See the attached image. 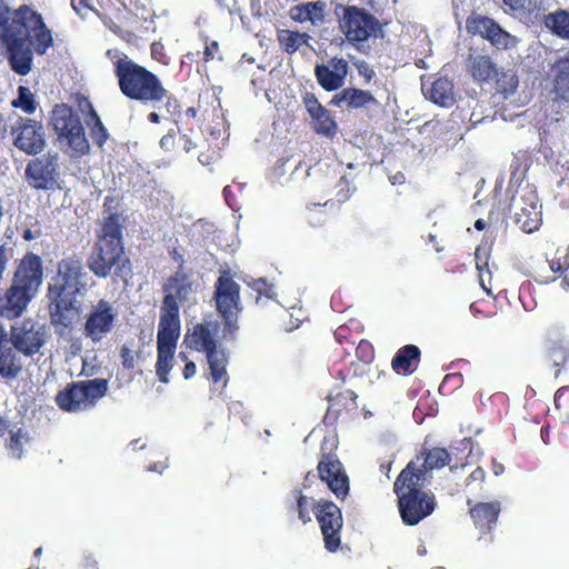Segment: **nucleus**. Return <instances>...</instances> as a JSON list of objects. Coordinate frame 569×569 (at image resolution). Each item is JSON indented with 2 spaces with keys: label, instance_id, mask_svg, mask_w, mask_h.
<instances>
[{
  "label": "nucleus",
  "instance_id": "obj_10",
  "mask_svg": "<svg viewBox=\"0 0 569 569\" xmlns=\"http://www.w3.org/2000/svg\"><path fill=\"white\" fill-rule=\"evenodd\" d=\"M108 388L104 378L73 381L57 392L54 401L61 411L77 413L92 409L107 395Z\"/></svg>",
  "mask_w": 569,
  "mask_h": 569
},
{
  "label": "nucleus",
  "instance_id": "obj_38",
  "mask_svg": "<svg viewBox=\"0 0 569 569\" xmlns=\"http://www.w3.org/2000/svg\"><path fill=\"white\" fill-rule=\"evenodd\" d=\"M545 24L557 37L569 40V11L558 9L547 14Z\"/></svg>",
  "mask_w": 569,
  "mask_h": 569
},
{
  "label": "nucleus",
  "instance_id": "obj_50",
  "mask_svg": "<svg viewBox=\"0 0 569 569\" xmlns=\"http://www.w3.org/2000/svg\"><path fill=\"white\" fill-rule=\"evenodd\" d=\"M13 256V248L9 243L0 242V281L3 278L8 263Z\"/></svg>",
  "mask_w": 569,
  "mask_h": 569
},
{
  "label": "nucleus",
  "instance_id": "obj_46",
  "mask_svg": "<svg viewBox=\"0 0 569 569\" xmlns=\"http://www.w3.org/2000/svg\"><path fill=\"white\" fill-rule=\"evenodd\" d=\"M549 357L553 365L559 367L569 359V348L562 343H553L549 349Z\"/></svg>",
  "mask_w": 569,
  "mask_h": 569
},
{
  "label": "nucleus",
  "instance_id": "obj_52",
  "mask_svg": "<svg viewBox=\"0 0 569 569\" xmlns=\"http://www.w3.org/2000/svg\"><path fill=\"white\" fill-rule=\"evenodd\" d=\"M555 407L565 411L569 409V386L561 387L556 391Z\"/></svg>",
  "mask_w": 569,
  "mask_h": 569
},
{
  "label": "nucleus",
  "instance_id": "obj_29",
  "mask_svg": "<svg viewBox=\"0 0 569 569\" xmlns=\"http://www.w3.org/2000/svg\"><path fill=\"white\" fill-rule=\"evenodd\" d=\"M422 92L426 98L440 107L449 108L456 101L453 83L446 77L435 79L430 86L423 82Z\"/></svg>",
  "mask_w": 569,
  "mask_h": 569
},
{
  "label": "nucleus",
  "instance_id": "obj_14",
  "mask_svg": "<svg viewBox=\"0 0 569 569\" xmlns=\"http://www.w3.org/2000/svg\"><path fill=\"white\" fill-rule=\"evenodd\" d=\"M513 221L519 228L531 233L541 224V211L536 189L527 183L519 186L509 204Z\"/></svg>",
  "mask_w": 569,
  "mask_h": 569
},
{
  "label": "nucleus",
  "instance_id": "obj_24",
  "mask_svg": "<svg viewBox=\"0 0 569 569\" xmlns=\"http://www.w3.org/2000/svg\"><path fill=\"white\" fill-rule=\"evenodd\" d=\"M349 67L346 59L332 57L327 62L316 64L315 77L323 90L331 92L342 88Z\"/></svg>",
  "mask_w": 569,
  "mask_h": 569
},
{
  "label": "nucleus",
  "instance_id": "obj_20",
  "mask_svg": "<svg viewBox=\"0 0 569 569\" xmlns=\"http://www.w3.org/2000/svg\"><path fill=\"white\" fill-rule=\"evenodd\" d=\"M117 311L106 299H100L91 307L83 326V333L92 342L97 343L104 339L113 329Z\"/></svg>",
  "mask_w": 569,
  "mask_h": 569
},
{
  "label": "nucleus",
  "instance_id": "obj_60",
  "mask_svg": "<svg viewBox=\"0 0 569 569\" xmlns=\"http://www.w3.org/2000/svg\"><path fill=\"white\" fill-rule=\"evenodd\" d=\"M486 478V471L481 467H477L467 478L466 485L470 486L472 482H483Z\"/></svg>",
  "mask_w": 569,
  "mask_h": 569
},
{
  "label": "nucleus",
  "instance_id": "obj_17",
  "mask_svg": "<svg viewBox=\"0 0 569 569\" xmlns=\"http://www.w3.org/2000/svg\"><path fill=\"white\" fill-rule=\"evenodd\" d=\"M12 144L28 156L40 154L46 146V131L41 121L18 117L10 130Z\"/></svg>",
  "mask_w": 569,
  "mask_h": 569
},
{
  "label": "nucleus",
  "instance_id": "obj_2",
  "mask_svg": "<svg viewBox=\"0 0 569 569\" xmlns=\"http://www.w3.org/2000/svg\"><path fill=\"white\" fill-rule=\"evenodd\" d=\"M106 56L112 61L119 90L126 98L144 106L163 102L171 117L180 114L181 106L178 98L164 88L154 72L139 64L124 52L108 50Z\"/></svg>",
  "mask_w": 569,
  "mask_h": 569
},
{
  "label": "nucleus",
  "instance_id": "obj_57",
  "mask_svg": "<svg viewBox=\"0 0 569 569\" xmlns=\"http://www.w3.org/2000/svg\"><path fill=\"white\" fill-rule=\"evenodd\" d=\"M179 357L186 361L182 375L186 380L192 378L197 372V366L193 361H187L188 357L186 353L180 352Z\"/></svg>",
  "mask_w": 569,
  "mask_h": 569
},
{
  "label": "nucleus",
  "instance_id": "obj_64",
  "mask_svg": "<svg viewBox=\"0 0 569 569\" xmlns=\"http://www.w3.org/2000/svg\"><path fill=\"white\" fill-rule=\"evenodd\" d=\"M181 140L183 141V150L186 152H190L191 150H193L196 148V144L192 142V140L187 134H182Z\"/></svg>",
  "mask_w": 569,
  "mask_h": 569
},
{
  "label": "nucleus",
  "instance_id": "obj_55",
  "mask_svg": "<svg viewBox=\"0 0 569 569\" xmlns=\"http://www.w3.org/2000/svg\"><path fill=\"white\" fill-rule=\"evenodd\" d=\"M218 52H219V42L216 40L208 41V37H206V47L203 50V61L204 62L212 61Z\"/></svg>",
  "mask_w": 569,
  "mask_h": 569
},
{
  "label": "nucleus",
  "instance_id": "obj_3",
  "mask_svg": "<svg viewBox=\"0 0 569 569\" xmlns=\"http://www.w3.org/2000/svg\"><path fill=\"white\" fill-rule=\"evenodd\" d=\"M87 267L99 279L111 277L114 282H127L131 277L132 266L126 254L122 224L118 213L111 212L103 219L88 254Z\"/></svg>",
  "mask_w": 569,
  "mask_h": 569
},
{
  "label": "nucleus",
  "instance_id": "obj_22",
  "mask_svg": "<svg viewBox=\"0 0 569 569\" xmlns=\"http://www.w3.org/2000/svg\"><path fill=\"white\" fill-rule=\"evenodd\" d=\"M466 30L470 36H479L498 49H507L513 38L505 31L493 19L472 12L466 19Z\"/></svg>",
  "mask_w": 569,
  "mask_h": 569
},
{
  "label": "nucleus",
  "instance_id": "obj_44",
  "mask_svg": "<svg viewBox=\"0 0 569 569\" xmlns=\"http://www.w3.org/2000/svg\"><path fill=\"white\" fill-rule=\"evenodd\" d=\"M356 356L360 362L370 365L375 359V348L368 340H360L356 347Z\"/></svg>",
  "mask_w": 569,
  "mask_h": 569
},
{
  "label": "nucleus",
  "instance_id": "obj_54",
  "mask_svg": "<svg viewBox=\"0 0 569 569\" xmlns=\"http://www.w3.org/2000/svg\"><path fill=\"white\" fill-rule=\"evenodd\" d=\"M71 6L80 16H86L89 11L94 10L93 0H71Z\"/></svg>",
  "mask_w": 569,
  "mask_h": 569
},
{
  "label": "nucleus",
  "instance_id": "obj_8",
  "mask_svg": "<svg viewBox=\"0 0 569 569\" xmlns=\"http://www.w3.org/2000/svg\"><path fill=\"white\" fill-rule=\"evenodd\" d=\"M50 124L57 140L70 158H81L90 153L91 147L78 112L67 103L56 104L50 112Z\"/></svg>",
  "mask_w": 569,
  "mask_h": 569
},
{
  "label": "nucleus",
  "instance_id": "obj_18",
  "mask_svg": "<svg viewBox=\"0 0 569 569\" xmlns=\"http://www.w3.org/2000/svg\"><path fill=\"white\" fill-rule=\"evenodd\" d=\"M9 340L17 351L26 357H32L44 346L47 331L43 325L26 318L10 327Z\"/></svg>",
  "mask_w": 569,
  "mask_h": 569
},
{
  "label": "nucleus",
  "instance_id": "obj_32",
  "mask_svg": "<svg viewBox=\"0 0 569 569\" xmlns=\"http://www.w3.org/2000/svg\"><path fill=\"white\" fill-rule=\"evenodd\" d=\"M451 458L447 449L435 447L426 450L421 456H417V470L422 472L423 481H427V475L433 469H440L449 465Z\"/></svg>",
  "mask_w": 569,
  "mask_h": 569
},
{
  "label": "nucleus",
  "instance_id": "obj_21",
  "mask_svg": "<svg viewBox=\"0 0 569 569\" xmlns=\"http://www.w3.org/2000/svg\"><path fill=\"white\" fill-rule=\"evenodd\" d=\"M77 296L48 291L50 323L59 336L64 335L79 316Z\"/></svg>",
  "mask_w": 569,
  "mask_h": 569
},
{
  "label": "nucleus",
  "instance_id": "obj_27",
  "mask_svg": "<svg viewBox=\"0 0 569 569\" xmlns=\"http://www.w3.org/2000/svg\"><path fill=\"white\" fill-rule=\"evenodd\" d=\"M466 69L476 82H488L497 74V64L491 57L477 50H470Z\"/></svg>",
  "mask_w": 569,
  "mask_h": 569
},
{
  "label": "nucleus",
  "instance_id": "obj_7",
  "mask_svg": "<svg viewBox=\"0 0 569 569\" xmlns=\"http://www.w3.org/2000/svg\"><path fill=\"white\" fill-rule=\"evenodd\" d=\"M217 328L218 322L196 323L184 336V342L190 349L206 355L211 381L226 387L229 380L227 372L229 357L226 349L218 347L213 335Z\"/></svg>",
  "mask_w": 569,
  "mask_h": 569
},
{
  "label": "nucleus",
  "instance_id": "obj_45",
  "mask_svg": "<svg viewBox=\"0 0 569 569\" xmlns=\"http://www.w3.org/2000/svg\"><path fill=\"white\" fill-rule=\"evenodd\" d=\"M368 366L363 362H351L350 366L346 370H339L338 376L340 377L342 382H347L348 379L355 377H363L368 373Z\"/></svg>",
  "mask_w": 569,
  "mask_h": 569
},
{
  "label": "nucleus",
  "instance_id": "obj_30",
  "mask_svg": "<svg viewBox=\"0 0 569 569\" xmlns=\"http://www.w3.org/2000/svg\"><path fill=\"white\" fill-rule=\"evenodd\" d=\"M421 358V351L416 345H406L398 349L391 360V368L398 375H412Z\"/></svg>",
  "mask_w": 569,
  "mask_h": 569
},
{
  "label": "nucleus",
  "instance_id": "obj_47",
  "mask_svg": "<svg viewBox=\"0 0 569 569\" xmlns=\"http://www.w3.org/2000/svg\"><path fill=\"white\" fill-rule=\"evenodd\" d=\"M296 511L302 523H308L311 521L310 511H312V506H310L309 498L301 492L297 498Z\"/></svg>",
  "mask_w": 569,
  "mask_h": 569
},
{
  "label": "nucleus",
  "instance_id": "obj_15",
  "mask_svg": "<svg viewBox=\"0 0 569 569\" xmlns=\"http://www.w3.org/2000/svg\"><path fill=\"white\" fill-rule=\"evenodd\" d=\"M29 186L36 190H56L60 188V156L56 151L36 156L24 170Z\"/></svg>",
  "mask_w": 569,
  "mask_h": 569
},
{
  "label": "nucleus",
  "instance_id": "obj_1",
  "mask_svg": "<svg viewBox=\"0 0 569 569\" xmlns=\"http://www.w3.org/2000/svg\"><path fill=\"white\" fill-rule=\"evenodd\" d=\"M0 43L11 70L27 76L32 69L33 52L46 54L53 46V37L41 13L31 6L21 4L12 10L0 0Z\"/></svg>",
  "mask_w": 569,
  "mask_h": 569
},
{
  "label": "nucleus",
  "instance_id": "obj_28",
  "mask_svg": "<svg viewBox=\"0 0 569 569\" xmlns=\"http://www.w3.org/2000/svg\"><path fill=\"white\" fill-rule=\"evenodd\" d=\"M329 104L346 107L347 109H360L370 104L378 106V100L367 90L345 88L332 97Z\"/></svg>",
  "mask_w": 569,
  "mask_h": 569
},
{
  "label": "nucleus",
  "instance_id": "obj_35",
  "mask_svg": "<svg viewBox=\"0 0 569 569\" xmlns=\"http://www.w3.org/2000/svg\"><path fill=\"white\" fill-rule=\"evenodd\" d=\"M310 36L307 32L292 31L288 29L277 30V41L280 49L288 53L293 54L302 46L308 44Z\"/></svg>",
  "mask_w": 569,
  "mask_h": 569
},
{
  "label": "nucleus",
  "instance_id": "obj_26",
  "mask_svg": "<svg viewBox=\"0 0 569 569\" xmlns=\"http://www.w3.org/2000/svg\"><path fill=\"white\" fill-rule=\"evenodd\" d=\"M501 511L499 501L477 502L469 509L470 517L475 527L481 533H489L496 527Z\"/></svg>",
  "mask_w": 569,
  "mask_h": 569
},
{
  "label": "nucleus",
  "instance_id": "obj_41",
  "mask_svg": "<svg viewBox=\"0 0 569 569\" xmlns=\"http://www.w3.org/2000/svg\"><path fill=\"white\" fill-rule=\"evenodd\" d=\"M503 3L509 7L512 11H518L523 14L531 16L538 13L543 8L542 0H502Z\"/></svg>",
  "mask_w": 569,
  "mask_h": 569
},
{
  "label": "nucleus",
  "instance_id": "obj_13",
  "mask_svg": "<svg viewBox=\"0 0 569 569\" xmlns=\"http://www.w3.org/2000/svg\"><path fill=\"white\" fill-rule=\"evenodd\" d=\"M87 272L82 258L77 253L64 256L57 263L56 274L49 283V292L80 295L87 288Z\"/></svg>",
  "mask_w": 569,
  "mask_h": 569
},
{
  "label": "nucleus",
  "instance_id": "obj_63",
  "mask_svg": "<svg viewBox=\"0 0 569 569\" xmlns=\"http://www.w3.org/2000/svg\"><path fill=\"white\" fill-rule=\"evenodd\" d=\"M540 437L545 445H549V442H550V426L548 423L541 427Z\"/></svg>",
  "mask_w": 569,
  "mask_h": 569
},
{
  "label": "nucleus",
  "instance_id": "obj_33",
  "mask_svg": "<svg viewBox=\"0 0 569 569\" xmlns=\"http://www.w3.org/2000/svg\"><path fill=\"white\" fill-rule=\"evenodd\" d=\"M326 7L322 0L298 4L290 9V17L300 23L309 21L316 24L323 21Z\"/></svg>",
  "mask_w": 569,
  "mask_h": 569
},
{
  "label": "nucleus",
  "instance_id": "obj_61",
  "mask_svg": "<svg viewBox=\"0 0 569 569\" xmlns=\"http://www.w3.org/2000/svg\"><path fill=\"white\" fill-rule=\"evenodd\" d=\"M81 569H98V560L92 553L83 556L81 561Z\"/></svg>",
  "mask_w": 569,
  "mask_h": 569
},
{
  "label": "nucleus",
  "instance_id": "obj_58",
  "mask_svg": "<svg viewBox=\"0 0 569 569\" xmlns=\"http://www.w3.org/2000/svg\"><path fill=\"white\" fill-rule=\"evenodd\" d=\"M114 33H117L123 41H126L129 44H133L138 40L137 34L133 31L128 30V29L118 27L114 30Z\"/></svg>",
  "mask_w": 569,
  "mask_h": 569
},
{
  "label": "nucleus",
  "instance_id": "obj_56",
  "mask_svg": "<svg viewBox=\"0 0 569 569\" xmlns=\"http://www.w3.org/2000/svg\"><path fill=\"white\" fill-rule=\"evenodd\" d=\"M8 448L9 450L13 453V455H17V457H20L21 456V450H22V443H21V436H20V432H13L11 433V437H10V441H9V445H8Z\"/></svg>",
  "mask_w": 569,
  "mask_h": 569
},
{
  "label": "nucleus",
  "instance_id": "obj_5",
  "mask_svg": "<svg viewBox=\"0 0 569 569\" xmlns=\"http://www.w3.org/2000/svg\"><path fill=\"white\" fill-rule=\"evenodd\" d=\"M423 475L417 470V463L410 461L393 482L398 510L407 526H416L430 516L436 508V498L423 490Z\"/></svg>",
  "mask_w": 569,
  "mask_h": 569
},
{
  "label": "nucleus",
  "instance_id": "obj_37",
  "mask_svg": "<svg viewBox=\"0 0 569 569\" xmlns=\"http://www.w3.org/2000/svg\"><path fill=\"white\" fill-rule=\"evenodd\" d=\"M312 120V129L317 134L326 138H333L338 132V124L331 116L330 111L322 108L318 112L310 116Z\"/></svg>",
  "mask_w": 569,
  "mask_h": 569
},
{
  "label": "nucleus",
  "instance_id": "obj_48",
  "mask_svg": "<svg viewBox=\"0 0 569 569\" xmlns=\"http://www.w3.org/2000/svg\"><path fill=\"white\" fill-rule=\"evenodd\" d=\"M333 335L337 342L341 346L347 343L352 348L356 345V339H353L351 329L346 325L339 326Z\"/></svg>",
  "mask_w": 569,
  "mask_h": 569
},
{
  "label": "nucleus",
  "instance_id": "obj_23",
  "mask_svg": "<svg viewBox=\"0 0 569 569\" xmlns=\"http://www.w3.org/2000/svg\"><path fill=\"white\" fill-rule=\"evenodd\" d=\"M357 398V393L350 389L339 391L335 396L328 395L326 399L329 406L322 419L323 425L336 427L339 421L350 419L358 410Z\"/></svg>",
  "mask_w": 569,
  "mask_h": 569
},
{
  "label": "nucleus",
  "instance_id": "obj_11",
  "mask_svg": "<svg viewBox=\"0 0 569 569\" xmlns=\"http://www.w3.org/2000/svg\"><path fill=\"white\" fill-rule=\"evenodd\" d=\"M162 286L164 292L159 323L180 327L179 303L189 300L193 292V280L184 269V260Z\"/></svg>",
  "mask_w": 569,
  "mask_h": 569
},
{
  "label": "nucleus",
  "instance_id": "obj_39",
  "mask_svg": "<svg viewBox=\"0 0 569 569\" xmlns=\"http://www.w3.org/2000/svg\"><path fill=\"white\" fill-rule=\"evenodd\" d=\"M496 79V93L500 94L503 100L511 97L518 88L519 79L512 70L497 71Z\"/></svg>",
  "mask_w": 569,
  "mask_h": 569
},
{
  "label": "nucleus",
  "instance_id": "obj_25",
  "mask_svg": "<svg viewBox=\"0 0 569 569\" xmlns=\"http://www.w3.org/2000/svg\"><path fill=\"white\" fill-rule=\"evenodd\" d=\"M18 352L0 322V378L12 380L21 375L23 363Z\"/></svg>",
  "mask_w": 569,
  "mask_h": 569
},
{
  "label": "nucleus",
  "instance_id": "obj_19",
  "mask_svg": "<svg viewBox=\"0 0 569 569\" xmlns=\"http://www.w3.org/2000/svg\"><path fill=\"white\" fill-rule=\"evenodd\" d=\"M180 336V327L159 323L157 333L156 375L162 383L169 382L173 356Z\"/></svg>",
  "mask_w": 569,
  "mask_h": 569
},
{
  "label": "nucleus",
  "instance_id": "obj_12",
  "mask_svg": "<svg viewBox=\"0 0 569 569\" xmlns=\"http://www.w3.org/2000/svg\"><path fill=\"white\" fill-rule=\"evenodd\" d=\"M338 446L336 436H325L320 447V460L317 466L321 481L330 491L343 500L349 493V477L335 450Z\"/></svg>",
  "mask_w": 569,
  "mask_h": 569
},
{
  "label": "nucleus",
  "instance_id": "obj_51",
  "mask_svg": "<svg viewBox=\"0 0 569 569\" xmlns=\"http://www.w3.org/2000/svg\"><path fill=\"white\" fill-rule=\"evenodd\" d=\"M302 103L309 113L311 116L315 112H318L322 108H325L318 100L315 93L312 92H305L302 94Z\"/></svg>",
  "mask_w": 569,
  "mask_h": 569
},
{
  "label": "nucleus",
  "instance_id": "obj_6",
  "mask_svg": "<svg viewBox=\"0 0 569 569\" xmlns=\"http://www.w3.org/2000/svg\"><path fill=\"white\" fill-rule=\"evenodd\" d=\"M212 301L221 318V341H234L240 330L239 319L243 310L241 287L233 279L230 269L220 270L213 286Z\"/></svg>",
  "mask_w": 569,
  "mask_h": 569
},
{
  "label": "nucleus",
  "instance_id": "obj_59",
  "mask_svg": "<svg viewBox=\"0 0 569 569\" xmlns=\"http://www.w3.org/2000/svg\"><path fill=\"white\" fill-rule=\"evenodd\" d=\"M174 140H176V131L169 130L168 133L164 134L160 139V147L166 151H170V150H172V148L174 146Z\"/></svg>",
  "mask_w": 569,
  "mask_h": 569
},
{
  "label": "nucleus",
  "instance_id": "obj_36",
  "mask_svg": "<svg viewBox=\"0 0 569 569\" xmlns=\"http://www.w3.org/2000/svg\"><path fill=\"white\" fill-rule=\"evenodd\" d=\"M88 112L84 118V122L89 128L90 137L94 144L102 148L109 139V132L102 123L100 116L93 108L91 102H87Z\"/></svg>",
  "mask_w": 569,
  "mask_h": 569
},
{
  "label": "nucleus",
  "instance_id": "obj_9",
  "mask_svg": "<svg viewBox=\"0 0 569 569\" xmlns=\"http://www.w3.org/2000/svg\"><path fill=\"white\" fill-rule=\"evenodd\" d=\"M342 10L338 14L339 31L345 41L358 51L367 47L371 38L382 33V24L370 11L358 6H339Z\"/></svg>",
  "mask_w": 569,
  "mask_h": 569
},
{
  "label": "nucleus",
  "instance_id": "obj_40",
  "mask_svg": "<svg viewBox=\"0 0 569 569\" xmlns=\"http://www.w3.org/2000/svg\"><path fill=\"white\" fill-rule=\"evenodd\" d=\"M12 108L20 109L27 114H32L38 107L34 94L26 86L18 87V97L11 101Z\"/></svg>",
  "mask_w": 569,
  "mask_h": 569
},
{
  "label": "nucleus",
  "instance_id": "obj_16",
  "mask_svg": "<svg viewBox=\"0 0 569 569\" xmlns=\"http://www.w3.org/2000/svg\"><path fill=\"white\" fill-rule=\"evenodd\" d=\"M312 512L323 536L325 548L336 552L341 546L343 517L341 509L332 501L320 499L312 503Z\"/></svg>",
  "mask_w": 569,
  "mask_h": 569
},
{
  "label": "nucleus",
  "instance_id": "obj_34",
  "mask_svg": "<svg viewBox=\"0 0 569 569\" xmlns=\"http://www.w3.org/2000/svg\"><path fill=\"white\" fill-rule=\"evenodd\" d=\"M492 250V242L482 240L481 243L476 248L475 261L478 270L479 282L481 288L489 292L487 282L491 283L492 272L490 269V257Z\"/></svg>",
  "mask_w": 569,
  "mask_h": 569
},
{
  "label": "nucleus",
  "instance_id": "obj_31",
  "mask_svg": "<svg viewBox=\"0 0 569 569\" xmlns=\"http://www.w3.org/2000/svg\"><path fill=\"white\" fill-rule=\"evenodd\" d=\"M550 71L556 99L569 102V54L556 60Z\"/></svg>",
  "mask_w": 569,
  "mask_h": 569
},
{
  "label": "nucleus",
  "instance_id": "obj_49",
  "mask_svg": "<svg viewBox=\"0 0 569 569\" xmlns=\"http://www.w3.org/2000/svg\"><path fill=\"white\" fill-rule=\"evenodd\" d=\"M150 53H151V58L154 61H157L161 64H164V66L169 64V57L167 54L166 48H164L163 43H161L160 41H154L151 43Z\"/></svg>",
  "mask_w": 569,
  "mask_h": 569
},
{
  "label": "nucleus",
  "instance_id": "obj_43",
  "mask_svg": "<svg viewBox=\"0 0 569 569\" xmlns=\"http://www.w3.org/2000/svg\"><path fill=\"white\" fill-rule=\"evenodd\" d=\"M247 284L256 292V303L259 305L262 299H272L274 296L273 286L264 278L252 279Z\"/></svg>",
  "mask_w": 569,
  "mask_h": 569
},
{
  "label": "nucleus",
  "instance_id": "obj_4",
  "mask_svg": "<svg viewBox=\"0 0 569 569\" xmlns=\"http://www.w3.org/2000/svg\"><path fill=\"white\" fill-rule=\"evenodd\" d=\"M44 277L40 256L28 251L17 261L9 287L0 296V316L8 320L18 319L37 297Z\"/></svg>",
  "mask_w": 569,
  "mask_h": 569
},
{
  "label": "nucleus",
  "instance_id": "obj_62",
  "mask_svg": "<svg viewBox=\"0 0 569 569\" xmlns=\"http://www.w3.org/2000/svg\"><path fill=\"white\" fill-rule=\"evenodd\" d=\"M549 269L555 273H559V277L563 273L565 269L560 260H550L548 261Z\"/></svg>",
  "mask_w": 569,
  "mask_h": 569
},
{
  "label": "nucleus",
  "instance_id": "obj_42",
  "mask_svg": "<svg viewBox=\"0 0 569 569\" xmlns=\"http://www.w3.org/2000/svg\"><path fill=\"white\" fill-rule=\"evenodd\" d=\"M134 341L123 343L120 348L121 365L126 370H133L139 361L143 360L142 350L133 351Z\"/></svg>",
  "mask_w": 569,
  "mask_h": 569
},
{
  "label": "nucleus",
  "instance_id": "obj_53",
  "mask_svg": "<svg viewBox=\"0 0 569 569\" xmlns=\"http://www.w3.org/2000/svg\"><path fill=\"white\" fill-rule=\"evenodd\" d=\"M358 73L365 79L366 83H369L376 76L375 70L365 60H359L355 63Z\"/></svg>",
  "mask_w": 569,
  "mask_h": 569
}]
</instances>
